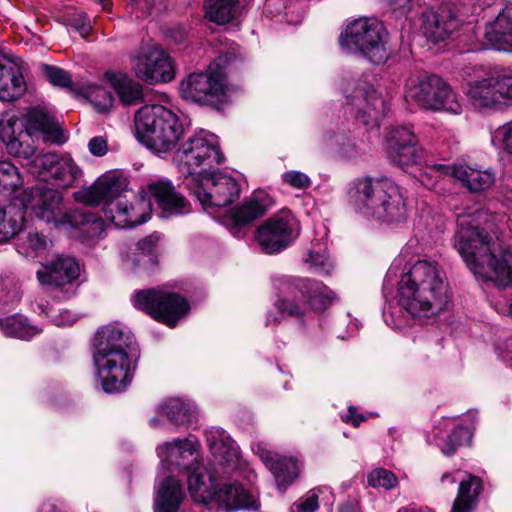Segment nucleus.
<instances>
[{"instance_id": "1", "label": "nucleus", "mask_w": 512, "mask_h": 512, "mask_svg": "<svg viewBox=\"0 0 512 512\" xmlns=\"http://www.w3.org/2000/svg\"><path fill=\"white\" fill-rule=\"evenodd\" d=\"M485 213L480 209L458 215L454 236L457 249L468 268L479 279L499 286L512 284V251H498L492 236L480 227Z\"/></svg>"}, {"instance_id": "2", "label": "nucleus", "mask_w": 512, "mask_h": 512, "mask_svg": "<svg viewBox=\"0 0 512 512\" xmlns=\"http://www.w3.org/2000/svg\"><path fill=\"white\" fill-rule=\"evenodd\" d=\"M397 303L413 319L441 312L448 303V286L440 265L423 259L408 266L398 282Z\"/></svg>"}, {"instance_id": "3", "label": "nucleus", "mask_w": 512, "mask_h": 512, "mask_svg": "<svg viewBox=\"0 0 512 512\" xmlns=\"http://www.w3.org/2000/svg\"><path fill=\"white\" fill-rule=\"evenodd\" d=\"M347 203L359 216L394 225L407 218V208L399 187L389 179L360 177L347 187Z\"/></svg>"}, {"instance_id": "4", "label": "nucleus", "mask_w": 512, "mask_h": 512, "mask_svg": "<svg viewBox=\"0 0 512 512\" xmlns=\"http://www.w3.org/2000/svg\"><path fill=\"white\" fill-rule=\"evenodd\" d=\"M132 350L130 335L119 326L110 324L97 331L93 363L97 380L105 392H121L130 384L133 378Z\"/></svg>"}, {"instance_id": "5", "label": "nucleus", "mask_w": 512, "mask_h": 512, "mask_svg": "<svg viewBox=\"0 0 512 512\" xmlns=\"http://www.w3.org/2000/svg\"><path fill=\"white\" fill-rule=\"evenodd\" d=\"M125 180L114 174L103 175L88 188L75 193V199L86 205L104 203V214L116 227L132 228L145 223L151 214V203L141 197L129 203L124 192Z\"/></svg>"}, {"instance_id": "6", "label": "nucleus", "mask_w": 512, "mask_h": 512, "mask_svg": "<svg viewBox=\"0 0 512 512\" xmlns=\"http://www.w3.org/2000/svg\"><path fill=\"white\" fill-rule=\"evenodd\" d=\"M272 283L278 292L275 307L288 316L300 317L309 309L323 311L337 298L334 291L316 280L276 275Z\"/></svg>"}, {"instance_id": "7", "label": "nucleus", "mask_w": 512, "mask_h": 512, "mask_svg": "<svg viewBox=\"0 0 512 512\" xmlns=\"http://www.w3.org/2000/svg\"><path fill=\"white\" fill-rule=\"evenodd\" d=\"M135 128L139 139L156 153L174 149L184 133L177 115L161 105L141 107L135 115Z\"/></svg>"}, {"instance_id": "8", "label": "nucleus", "mask_w": 512, "mask_h": 512, "mask_svg": "<svg viewBox=\"0 0 512 512\" xmlns=\"http://www.w3.org/2000/svg\"><path fill=\"white\" fill-rule=\"evenodd\" d=\"M405 98L420 109L460 115L463 103L457 91L437 75L410 78L406 83Z\"/></svg>"}, {"instance_id": "9", "label": "nucleus", "mask_w": 512, "mask_h": 512, "mask_svg": "<svg viewBox=\"0 0 512 512\" xmlns=\"http://www.w3.org/2000/svg\"><path fill=\"white\" fill-rule=\"evenodd\" d=\"M388 33L374 18H359L349 23L339 36V44L348 53H358L374 64L388 59Z\"/></svg>"}, {"instance_id": "10", "label": "nucleus", "mask_w": 512, "mask_h": 512, "mask_svg": "<svg viewBox=\"0 0 512 512\" xmlns=\"http://www.w3.org/2000/svg\"><path fill=\"white\" fill-rule=\"evenodd\" d=\"M223 160L217 136L205 130L189 136L175 154L179 170L188 175L187 182L203 170L208 171L214 165L221 164Z\"/></svg>"}, {"instance_id": "11", "label": "nucleus", "mask_w": 512, "mask_h": 512, "mask_svg": "<svg viewBox=\"0 0 512 512\" xmlns=\"http://www.w3.org/2000/svg\"><path fill=\"white\" fill-rule=\"evenodd\" d=\"M464 94L479 111H504L512 106V74H493L468 81Z\"/></svg>"}, {"instance_id": "12", "label": "nucleus", "mask_w": 512, "mask_h": 512, "mask_svg": "<svg viewBox=\"0 0 512 512\" xmlns=\"http://www.w3.org/2000/svg\"><path fill=\"white\" fill-rule=\"evenodd\" d=\"M187 186L206 211L226 207L240 194L239 183L224 172L203 170L202 173L193 176L187 182Z\"/></svg>"}, {"instance_id": "13", "label": "nucleus", "mask_w": 512, "mask_h": 512, "mask_svg": "<svg viewBox=\"0 0 512 512\" xmlns=\"http://www.w3.org/2000/svg\"><path fill=\"white\" fill-rule=\"evenodd\" d=\"M183 99L198 104H217L226 100V75L218 63H211L203 73H191L179 87Z\"/></svg>"}, {"instance_id": "14", "label": "nucleus", "mask_w": 512, "mask_h": 512, "mask_svg": "<svg viewBox=\"0 0 512 512\" xmlns=\"http://www.w3.org/2000/svg\"><path fill=\"white\" fill-rule=\"evenodd\" d=\"M133 303L136 308L147 312L169 327H174L189 311V304L185 298L161 289L138 291L134 295Z\"/></svg>"}, {"instance_id": "15", "label": "nucleus", "mask_w": 512, "mask_h": 512, "mask_svg": "<svg viewBox=\"0 0 512 512\" xmlns=\"http://www.w3.org/2000/svg\"><path fill=\"white\" fill-rule=\"evenodd\" d=\"M346 104L350 106L355 118L364 126L377 127L381 116L386 111V103L380 94L367 82L347 80V87L343 89Z\"/></svg>"}, {"instance_id": "16", "label": "nucleus", "mask_w": 512, "mask_h": 512, "mask_svg": "<svg viewBox=\"0 0 512 512\" xmlns=\"http://www.w3.org/2000/svg\"><path fill=\"white\" fill-rule=\"evenodd\" d=\"M0 139L9 154L29 160L32 156V108L21 115L10 111L1 113Z\"/></svg>"}, {"instance_id": "17", "label": "nucleus", "mask_w": 512, "mask_h": 512, "mask_svg": "<svg viewBox=\"0 0 512 512\" xmlns=\"http://www.w3.org/2000/svg\"><path fill=\"white\" fill-rule=\"evenodd\" d=\"M34 174L39 181L65 189L74 184L81 169L69 154L48 152L34 157Z\"/></svg>"}, {"instance_id": "18", "label": "nucleus", "mask_w": 512, "mask_h": 512, "mask_svg": "<svg viewBox=\"0 0 512 512\" xmlns=\"http://www.w3.org/2000/svg\"><path fill=\"white\" fill-rule=\"evenodd\" d=\"M299 235V224L294 216L283 211L261 224L256 231V240L266 254L286 249Z\"/></svg>"}, {"instance_id": "19", "label": "nucleus", "mask_w": 512, "mask_h": 512, "mask_svg": "<svg viewBox=\"0 0 512 512\" xmlns=\"http://www.w3.org/2000/svg\"><path fill=\"white\" fill-rule=\"evenodd\" d=\"M135 76L148 83L169 82L174 78L170 56L157 45L142 46L131 56Z\"/></svg>"}, {"instance_id": "20", "label": "nucleus", "mask_w": 512, "mask_h": 512, "mask_svg": "<svg viewBox=\"0 0 512 512\" xmlns=\"http://www.w3.org/2000/svg\"><path fill=\"white\" fill-rule=\"evenodd\" d=\"M386 141L389 157L396 165L408 167L422 164L424 150L419 146L410 126L391 128L386 135Z\"/></svg>"}, {"instance_id": "21", "label": "nucleus", "mask_w": 512, "mask_h": 512, "mask_svg": "<svg viewBox=\"0 0 512 512\" xmlns=\"http://www.w3.org/2000/svg\"><path fill=\"white\" fill-rule=\"evenodd\" d=\"M465 21L451 6L444 5L423 12L422 30L430 41L438 43L449 38Z\"/></svg>"}, {"instance_id": "22", "label": "nucleus", "mask_w": 512, "mask_h": 512, "mask_svg": "<svg viewBox=\"0 0 512 512\" xmlns=\"http://www.w3.org/2000/svg\"><path fill=\"white\" fill-rule=\"evenodd\" d=\"M145 192L154 199L161 210L162 217L183 215L191 211L190 203L175 190L172 182L168 179L150 181Z\"/></svg>"}, {"instance_id": "23", "label": "nucleus", "mask_w": 512, "mask_h": 512, "mask_svg": "<svg viewBox=\"0 0 512 512\" xmlns=\"http://www.w3.org/2000/svg\"><path fill=\"white\" fill-rule=\"evenodd\" d=\"M32 208V195L28 190L23 196H16L12 201L0 207V244L9 241L21 229L25 214Z\"/></svg>"}, {"instance_id": "24", "label": "nucleus", "mask_w": 512, "mask_h": 512, "mask_svg": "<svg viewBox=\"0 0 512 512\" xmlns=\"http://www.w3.org/2000/svg\"><path fill=\"white\" fill-rule=\"evenodd\" d=\"M41 136L44 143L62 145L68 136L53 107L41 100L34 105V135Z\"/></svg>"}, {"instance_id": "25", "label": "nucleus", "mask_w": 512, "mask_h": 512, "mask_svg": "<svg viewBox=\"0 0 512 512\" xmlns=\"http://www.w3.org/2000/svg\"><path fill=\"white\" fill-rule=\"evenodd\" d=\"M37 271V278L42 285L59 287L71 283L79 276V265L68 256L55 255Z\"/></svg>"}, {"instance_id": "26", "label": "nucleus", "mask_w": 512, "mask_h": 512, "mask_svg": "<svg viewBox=\"0 0 512 512\" xmlns=\"http://www.w3.org/2000/svg\"><path fill=\"white\" fill-rule=\"evenodd\" d=\"M198 443L190 439H175L157 448L162 463L177 469L191 470L199 464Z\"/></svg>"}, {"instance_id": "27", "label": "nucleus", "mask_w": 512, "mask_h": 512, "mask_svg": "<svg viewBox=\"0 0 512 512\" xmlns=\"http://www.w3.org/2000/svg\"><path fill=\"white\" fill-rule=\"evenodd\" d=\"M188 475V491L191 498L199 503H212L219 484L218 471L214 466L197 464Z\"/></svg>"}, {"instance_id": "28", "label": "nucleus", "mask_w": 512, "mask_h": 512, "mask_svg": "<svg viewBox=\"0 0 512 512\" xmlns=\"http://www.w3.org/2000/svg\"><path fill=\"white\" fill-rule=\"evenodd\" d=\"M484 38L489 47L512 53V3L505 5L494 21L486 24Z\"/></svg>"}, {"instance_id": "29", "label": "nucleus", "mask_w": 512, "mask_h": 512, "mask_svg": "<svg viewBox=\"0 0 512 512\" xmlns=\"http://www.w3.org/2000/svg\"><path fill=\"white\" fill-rule=\"evenodd\" d=\"M212 502L226 512L240 509L257 510L259 507L254 495L245 490L238 482L222 485L219 483Z\"/></svg>"}, {"instance_id": "30", "label": "nucleus", "mask_w": 512, "mask_h": 512, "mask_svg": "<svg viewBox=\"0 0 512 512\" xmlns=\"http://www.w3.org/2000/svg\"><path fill=\"white\" fill-rule=\"evenodd\" d=\"M256 452L265 466L274 475L280 491H285L298 477L299 466L296 459L281 456L260 446L257 447Z\"/></svg>"}, {"instance_id": "31", "label": "nucleus", "mask_w": 512, "mask_h": 512, "mask_svg": "<svg viewBox=\"0 0 512 512\" xmlns=\"http://www.w3.org/2000/svg\"><path fill=\"white\" fill-rule=\"evenodd\" d=\"M27 91V83L19 65L13 60L0 57V100L12 102Z\"/></svg>"}, {"instance_id": "32", "label": "nucleus", "mask_w": 512, "mask_h": 512, "mask_svg": "<svg viewBox=\"0 0 512 512\" xmlns=\"http://www.w3.org/2000/svg\"><path fill=\"white\" fill-rule=\"evenodd\" d=\"M34 216L47 224L58 227L67 222L66 213L62 207V195L57 189H42L34 207Z\"/></svg>"}, {"instance_id": "33", "label": "nucleus", "mask_w": 512, "mask_h": 512, "mask_svg": "<svg viewBox=\"0 0 512 512\" xmlns=\"http://www.w3.org/2000/svg\"><path fill=\"white\" fill-rule=\"evenodd\" d=\"M185 496L181 482L173 476H167L156 488L154 512H179Z\"/></svg>"}, {"instance_id": "34", "label": "nucleus", "mask_w": 512, "mask_h": 512, "mask_svg": "<svg viewBox=\"0 0 512 512\" xmlns=\"http://www.w3.org/2000/svg\"><path fill=\"white\" fill-rule=\"evenodd\" d=\"M208 447L219 462L227 464L228 467L236 465L239 459V450L236 443L221 428L212 427L205 431Z\"/></svg>"}, {"instance_id": "35", "label": "nucleus", "mask_w": 512, "mask_h": 512, "mask_svg": "<svg viewBox=\"0 0 512 512\" xmlns=\"http://www.w3.org/2000/svg\"><path fill=\"white\" fill-rule=\"evenodd\" d=\"M273 205V199L265 191H255L243 200L234 212L233 218L237 225H247L262 217Z\"/></svg>"}, {"instance_id": "36", "label": "nucleus", "mask_w": 512, "mask_h": 512, "mask_svg": "<svg viewBox=\"0 0 512 512\" xmlns=\"http://www.w3.org/2000/svg\"><path fill=\"white\" fill-rule=\"evenodd\" d=\"M452 178L459 181L470 192L484 191L495 182V174L492 170H480L466 164L454 165Z\"/></svg>"}, {"instance_id": "37", "label": "nucleus", "mask_w": 512, "mask_h": 512, "mask_svg": "<svg viewBox=\"0 0 512 512\" xmlns=\"http://www.w3.org/2000/svg\"><path fill=\"white\" fill-rule=\"evenodd\" d=\"M158 413L166 416L176 426H183L192 423L196 419L197 410L189 400L181 398H170L158 406Z\"/></svg>"}, {"instance_id": "38", "label": "nucleus", "mask_w": 512, "mask_h": 512, "mask_svg": "<svg viewBox=\"0 0 512 512\" xmlns=\"http://www.w3.org/2000/svg\"><path fill=\"white\" fill-rule=\"evenodd\" d=\"M121 103L126 106L138 105L144 102L143 86L122 74L106 73Z\"/></svg>"}, {"instance_id": "39", "label": "nucleus", "mask_w": 512, "mask_h": 512, "mask_svg": "<svg viewBox=\"0 0 512 512\" xmlns=\"http://www.w3.org/2000/svg\"><path fill=\"white\" fill-rule=\"evenodd\" d=\"M481 487V480L468 474L467 479L459 483L458 493L450 512H472L478 503Z\"/></svg>"}, {"instance_id": "40", "label": "nucleus", "mask_w": 512, "mask_h": 512, "mask_svg": "<svg viewBox=\"0 0 512 512\" xmlns=\"http://www.w3.org/2000/svg\"><path fill=\"white\" fill-rule=\"evenodd\" d=\"M423 162L424 166L420 170L418 180L427 189L442 193V182L454 176V165L435 164L424 160Z\"/></svg>"}, {"instance_id": "41", "label": "nucleus", "mask_w": 512, "mask_h": 512, "mask_svg": "<svg viewBox=\"0 0 512 512\" xmlns=\"http://www.w3.org/2000/svg\"><path fill=\"white\" fill-rule=\"evenodd\" d=\"M239 0H206V17L219 25L233 20L236 15Z\"/></svg>"}, {"instance_id": "42", "label": "nucleus", "mask_w": 512, "mask_h": 512, "mask_svg": "<svg viewBox=\"0 0 512 512\" xmlns=\"http://www.w3.org/2000/svg\"><path fill=\"white\" fill-rule=\"evenodd\" d=\"M29 323V318L20 313L0 317V331L7 337L28 340L31 335V326Z\"/></svg>"}, {"instance_id": "43", "label": "nucleus", "mask_w": 512, "mask_h": 512, "mask_svg": "<svg viewBox=\"0 0 512 512\" xmlns=\"http://www.w3.org/2000/svg\"><path fill=\"white\" fill-rule=\"evenodd\" d=\"M21 297V284L15 278H0V313L12 309Z\"/></svg>"}, {"instance_id": "44", "label": "nucleus", "mask_w": 512, "mask_h": 512, "mask_svg": "<svg viewBox=\"0 0 512 512\" xmlns=\"http://www.w3.org/2000/svg\"><path fill=\"white\" fill-rule=\"evenodd\" d=\"M82 93L100 113L109 111L113 106L114 99L111 92L102 86L87 84L83 86Z\"/></svg>"}, {"instance_id": "45", "label": "nucleus", "mask_w": 512, "mask_h": 512, "mask_svg": "<svg viewBox=\"0 0 512 512\" xmlns=\"http://www.w3.org/2000/svg\"><path fill=\"white\" fill-rule=\"evenodd\" d=\"M471 430L468 427L458 425L451 434L448 435L447 439L438 443L443 454L449 456L452 455L458 447L468 443L471 440Z\"/></svg>"}, {"instance_id": "46", "label": "nucleus", "mask_w": 512, "mask_h": 512, "mask_svg": "<svg viewBox=\"0 0 512 512\" xmlns=\"http://www.w3.org/2000/svg\"><path fill=\"white\" fill-rule=\"evenodd\" d=\"M0 183L3 190L13 191L22 186L23 178L14 164L8 161L0 162Z\"/></svg>"}, {"instance_id": "47", "label": "nucleus", "mask_w": 512, "mask_h": 512, "mask_svg": "<svg viewBox=\"0 0 512 512\" xmlns=\"http://www.w3.org/2000/svg\"><path fill=\"white\" fill-rule=\"evenodd\" d=\"M40 71L44 77L55 86L70 87L72 84L69 73L62 68L51 66L48 64H41Z\"/></svg>"}, {"instance_id": "48", "label": "nucleus", "mask_w": 512, "mask_h": 512, "mask_svg": "<svg viewBox=\"0 0 512 512\" xmlns=\"http://www.w3.org/2000/svg\"><path fill=\"white\" fill-rule=\"evenodd\" d=\"M368 484L374 488L392 489L397 484L395 475L385 469H377L372 471L367 478Z\"/></svg>"}, {"instance_id": "49", "label": "nucleus", "mask_w": 512, "mask_h": 512, "mask_svg": "<svg viewBox=\"0 0 512 512\" xmlns=\"http://www.w3.org/2000/svg\"><path fill=\"white\" fill-rule=\"evenodd\" d=\"M318 491L310 490L306 495L299 498L290 508L291 512H314L318 509Z\"/></svg>"}, {"instance_id": "50", "label": "nucleus", "mask_w": 512, "mask_h": 512, "mask_svg": "<svg viewBox=\"0 0 512 512\" xmlns=\"http://www.w3.org/2000/svg\"><path fill=\"white\" fill-rule=\"evenodd\" d=\"M306 262L310 264L314 272L321 275H328L333 269V265L328 257L319 252L311 251L306 258Z\"/></svg>"}, {"instance_id": "51", "label": "nucleus", "mask_w": 512, "mask_h": 512, "mask_svg": "<svg viewBox=\"0 0 512 512\" xmlns=\"http://www.w3.org/2000/svg\"><path fill=\"white\" fill-rule=\"evenodd\" d=\"M322 143L326 147H339V151L345 155H350L349 150L346 148L351 147L354 148V145L350 143L349 139H347L344 135L335 134L332 132H326L322 135L321 139Z\"/></svg>"}, {"instance_id": "52", "label": "nucleus", "mask_w": 512, "mask_h": 512, "mask_svg": "<svg viewBox=\"0 0 512 512\" xmlns=\"http://www.w3.org/2000/svg\"><path fill=\"white\" fill-rule=\"evenodd\" d=\"M282 180L295 189H306L311 185V179L308 175L295 170L283 173Z\"/></svg>"}, {"instance_id": "53", "label": "nucleus", "mask_w": 512, "mask_h": 512, "mask_svg": "<svg viewBox=\"0 0 512 512\" xmlns=\"http://www.w3.org/2000/svg\"><path fill=\"white\" fill-rule=\"evenodd\" d=\"M135 8L141 11V15H137V17L150 15L153 12H160L166 8V6L162 3H156V0H133Z\"/></svg>"}, {"instance_id": "54", "label": "nucleus", "mask_w": 512, "mask_h": 512, "mask_svg": "<svg viewBox=\"0 0 512 512\" xmlns=\"http://www.w3.org/2000/svg\"><path fill=\"white\" fill-rule=\"evenodd\" d=\"M72 26L84 38L87 37L92 30V26L85 13H79L75 15V17L72 20Z\"/></svg>"}, {"instance_id": "55", "label": "nucleus", "mask_w": 512, "mask_h": 512, "mask_svg": "<svg viewBox=\"0 0 512 512\" xmlns=\"http://www.w3.org/2000/svg\"><path fill=\"white\" fill-rule=\"evenodd\" d=\"M88 148L92 155L97 157L104 156L108 150L107 140L102 136L93 137L88 143Z\"/></svg>"}, {"instance_id": "56", "label": "nucleus", "mask_w": 512, "mask_h": 512, "mask_svg": "<svg viewBox=\"0 0 512 512\" xmlns=\"http://www.w3.org/2000/svg\"><path fill=\"white\" fill-rule=\"evenodd\" d=\"M504 148L512 156V120L498 129Z\"/></svg>"}, {"instance_id": "57", "label": "nucleus", "mask_w": 512, "mask_h": 512, "mask_svg": "<svg viewBox=\"0 0 512 512\" xmlns=\"http://www.w3.org/2000/svg\"><path fill=\"white\" fill-rule=\"evenodd\" d=\"M16 250L24 257H29L32 254V236L30 233L26 237H18Z\"/></svg>"}, {"instance_id": "58", "label": "nucleus", "mask_w": 512, "mask_h": 512, "mask_svg": "<svg viewBox=\"0 0 512 512\" xmlns=\"http://www.w3.org/2000/svg\"><path fill=\"white\" fill-rule=\"evenodd\" d=\"M51 241L43 235L34 234V258H42V254L47 250Z\"/></svg>"}, {"instance_id": "59", "label": "nucleus", "mask_w": 512, "mask_h": 512, "mask_svg": "<svg viewBox=\"0 0 512 512\" xmlns=\"http://www.w3.org/2000/svg\"><path fill=\"white\" fill-rule=\"evenodd\" d=\"M160 237L157 234H152L138 242L139 250L149 253L152 247L159 241Z\"/></svg>"}, {"instance_id": "60", "label": "nucleus", "mask_w": 512, "mask_h": 512, "mask_svg": "<svg viewBox=\"0 0 512 512\" xmlns=\"http://www.w3.org/2000/svg\"><path fill=\"white\" fill-rule=\"evenodd\" d=\"M82 231L89 232L91 235H96L102 229V222L99 220H86L82 223Z\"/></svg>"}, {"instance_id": "61", "label": "nucleus", "mask_w": 512, "mask_h": 512, "mask_svg": "<svg viewBox=\"0 0 512 512\" xmlns=\"http://www.w3.org/2000/svg\"><path fill=\"white\" fill-rule=\"evenodd\" d=\"M345 420L346 422L351 423L354 427H358L360 423L365 420V417L362 414L356 413V409L351 406L348 409Z\"/></svg>"}, {"instance_id": "62", "label": "nucleus", "mask_w": 512, "mask_h": 512, "mask_svg": "<svg viewBox=\"0 0 512 512\" xmlns=\"http://www.w3.org/2000/svg\"><path fill=\"white\" fill-rule=\"evenodd\" d=\"M339 512H361L357 500H348L339 508Z\"/></svg>"}, {"instance_id": "63", "label": "nucleus", "mask_w": 512, "mask_h": 512, "mask_svg": "<svg viewBox=\"0 0 512 512\" xmlns=\"http://www.w3.org/2000/svg\"><path fill=\"white\" fill-rule=\"evenodd\" d=\"M495 308H496L498 313H501L503 315L511 316L512 317V302L509 303V304L508 303L497 302Z\"/></svg>"}, {"instance_id": "64", "label": "nucleus", "mask_w": 512, "mask_h": 512, "mask_svg": "<svg viewBox=\"0 0 512 512\" xmlns=\"http://www.w3.org/2000/svg\"><path fill=\"white\" fill-rule=\"evenodd\" d=\"M503 191L507 199L512 200V176L505 179Z\"/></svg>"}]
</instances>
